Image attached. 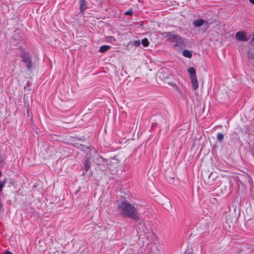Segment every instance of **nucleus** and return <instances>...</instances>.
Here are the masks:
<instances>
[{
    "instance_id": "f257e3e1",
    "label": "nucleus",
    "mask_w": 254,
    "mask_h": 254,
    "mask_svg": "<svg viewBox=\"0 0 254 254\" xmlns=\"http://www.w3.org/2000/svg\"><path fill=\"white\" fill-rule=\"evenodd\" d=\"M118 209L121 215L124 217L131 219L136 222L140 219L137 208L126 200L122 201L118 204Z\"/></svg>"
},
{
    "instance_id": "f03ea898",
    "label": "nucleus",
    "mask_w": 254,
    "mask_h": 254,
    "mask_svg": "<svg viewBox=\"0 0 254 254\" xmlns=\"http://www.w3.org/2000/svg\"><path fill=\"white\" fill-rule=\"evenodd\" d=\"M166 37L173 44V48L183 49L186 47L184 39L179 35L174 34L172 32H168Z\"/></svg>"
},
{
    "instance_id": "7ed1b4c3",
    "label": "nucleus",
    "mask_w": 254,
    "mask_h": 254,
    "mask_svg": "<svg viewBox=\"0 0 254 254\" xmlns=\"http://www.w3.org/2000/svg\"><path fill=\"white\" fill-rule=\"evenodd\" d=\"M19 51L21 53L20 57L22 61L25 64L28 69H30L32 67L31 56L28 52L25 51L23 48H19Z\"/></svg>"
},
{
    "instance_id": "20e7f679",
    "label": "nucleus",
    "mask_w": 254,
    "mask_h": 254,
    "mask_svg": "<svg viewBox=\"0 0 254 254\" xmlns=\"http://www.w3.org/2000/svg\"><path fill=\"white\" fill-rule=\"evenodd\" d=\"M236 38L239 41H247L249 39L247 36L246 32L240 31L236 33Z\"/></svg>"
},
{
    "instance_id": "39448f33",
    "label": "nucleus",
    "mask_w": 254,
    "mask_h": 254,
    "mask_svg": "<svg viewBox=\"0 0 254 254\" xmlns=\"http://www.w3.org/2000/svg\"><path fill=\"white\" fill-rule=\"evenodd\" d=\"M80 1V11L81 13H84L85 9L87 8L86 1L85 0H79Z\"/></svg>"
},
{
    "instance_id": "423d86ee",
    "label": "nucleus",
    "mask_w": 254,
    "mask_h": 254,
    "mask_svg": "<svg viewBox=\"0 0 254 254\" xmlns=\"http://www.w3.org/2000/svg\"><path fill=\"white\" fill-rule=\"evenodd\" d=\"M205 23H207V21L202 19H198L193 22V24L195 27L201 26Z\"/></svg>"
},
{
    "instance_id": "0eeeda50",
    "label": "nucleus",
    "mask_w": 254,
    "mask_h": 254,
    "mask_svg": "<svg viewBox=\"0 0 254 254\" xmlns=\"http://www.w3.org/2000/svg\"><path fill=\"white\" fill-rule=\"evenodd\" d=\"M190 79L193 89L194 90H197L198 88V83L197 77L194 78H191Z\"/></svg>"
},
{
    "instance_id": "6e6552de",
    "label": "nucleus",
    "mask_w": 254,
    "mask_h": 254,
    "mask_svg": "<svg viewBox=\"0 0 254 254\" xmlns=\"http://www.w3.org/2000/svg\"><path fill=\"white\" fill-rule=\"evenodd\" d=\"M188 71L190 75V78L197 77L196 75L195 70V69L194 67H189L188 69Z\"/></svg>"
},
{
    "instance_id": "1a4fd4ad",
    "label": "nucleus",
    "mask_w": 254,
    "mask_h": 254,
    "mask_svg": "<svg viewBox=\"0 0 254 254\" xmlns=\"http://www.w3.org/2000/svg\"><path fill=\"white\" fill-rule=\"evenodd\" d=\"M111 48V46L108 45H103L100 47L99 49V52L100 53H103L108 50H109Z\"/></svg>"
},
{
    "instance_id": "9d476101",
    "label": "nucleus",
    "mask_w": 254,
    "mask_h": 254,
    "mask_svg": "<svg viewBox=\"0 0 254 254\" xmlns=\"http://www.w3.org/2000/svg\"><path fill=\"white\" fill-rule=\"evenodd\" d=\"M183 55L186 58H190L192 57L191 52L188 50H184L183 52Z\"/></svg>"
},
{
    "instance_id": "9b49d317",
    "label": "nucleus",
    "mask_w": 254,
    "mask_h": 254,
    "mask_svg": "<svg viewBox=\"0 0 254 254\" xmlns=\"http://www.w3.org/2000/svg\"><path fill=\"white\" fill-rule=\"evenodd\" d=\"M90 168V161L89 158L85 161L84 169L86 172H87Z\"/></svg>"
},
{
    "instance_id": "f8f14e48",
    "label": "nucleus",
    "mask_w": 254,
    "mask_h": 254,
    "mask_svg": "<svg viewBox=\"0 0 254 254\" xmlns=\"http://www.w3.org/2000/svg\"><path fill=\"white\" fill-rule=\"evenodd\" d=\"M141 43L144 47H147L149 45V41L147 38L143 39L141 41Z\"/></svg>"
},
{
    "instance_id": "ddd939ff",
    "label": "nucleus",
    "mask_w": 254,
    "mask_h": 254,
    "mask_svg": "<svg viewBox=\"0 0 254 254\" xmlns=\"http://www.w3.org/2000/svg\"><path fill=\"white\" fill-rule=\"evenodd\" d=\"M106 39L107 42H110L111 43H113L116 41L115 38L113 36H108Z\"/></svg>"
},
{
    "instance_id": "4468645a",
    "label": "nucleus",
    "mask_w": 254,
    "mask_h": 254,
    "mask_svg": "<svg viewBox=\"0 0 254 254\" xmlns=\"http://www.w3.org/2000/svg\"><path fill=\"white\" fill-rule=\"evenodd\" d=\"M5 159V157L4 154L0 152V164L2 165V164L4 162Z\"/></svg>"
},
{
    "instance_id": "2eb2a0df",
    "label": "nucleus",
    "mask_w": 254,
    "mask_h": 254,
    "mask_svg": "<svg viewBox=\"0 0 254 254\" xmlns=\"http://www.w3.org/2000/svg\"><path fill=\"white\" fill-rule=\"evenodd\" d=\"M217 138L218 140L221 141L224 138L223 134L221 133H218L217 134Z\"/></svg>"
},
{
    "instance_id": "dca6fc26",
    "label": "nucleus",
    "mask_w": 254,
    "mask_h": 254,
    "mask_svg": "<svg viewBox=\"0 0 254 254\" xmlns=\"http://www.w3.org/2000/svg\"><path fill=\"white\" fill-rule=\"evenodd\" d=\"M248 58L250 59H253L254 58V54L251 51H249L248 52Z\"/></svg>"
},
{
    "instance_id": "f3484780",
    "label": "nucleus",
    "mask_w": 254,
    "mask_h": 254,
    "mask_svg": "<svg viewBox=\"0 0 254 254\" xmlns=\"http://www.w3.org/2000/svg\"><path fill=\"white\" fill-rule=\"evenodd\" d=\"M131 44L135 47H138L140 44V41L139 40H135L131 42Z\"/></svg>"
},
{
    "instance_id": "a211bd4d",
    "label": "nucleus",
    "mask_w": 254,
    "mask_h": 254,
    "mask_svg": "<svg viewBox=\"0 0 254 254\" xmlns=\"http://www.w3.org/2000/svg\"><path fill=\"white\" fill-rule=\"evenodd\" d=\"M4 186V183L0 182V192L2 191V188Z\"/></svg>"
},
{
    "instance_id": "6ab92c4d",
    "label": "nucleus",
    "mask_w": 254,
    "mask_h": 254,
    "mask_svg": "<svg viewBox=\"0 0 254 254\" xmlns=\"http://www.w3.org/2000/svg\"><path fill=\"white\" fill-rule=\"evenodd\" d=\"M132 12L131 10H128L125 12V14L127 15H130L132 14Z\"/></svg>"
},
{
    "instance_id": "aec40b11",
    "label": "nucleus",
    "mask_w": 254,
    "mask_h": 254,
    "mask_svg": "<svg viewBox=\"0 0 254 254\" xmlns=\"http://www.w3.org/2000/svg\"><path fill=\"white\" fill-rule=\"evenodd\" d=\"M3 254H12V253H11L9 251H5Z\"/></svg>"
},
{
    "instance_id": "412c9836",
    "label": "nucleus",
    "mask_w": 254,
    "mask_h": 254,
    "mask_svg": "<svg viewBox=\"0 0 254 254\" xmlns=\"http://www.w3.org/2000/svg\"><path fill=\"white\" fill-rule=\"evenodd\" d=\"M250 2L254 4V0H249Z\"/></svg>"
},
{
    "instance_id": "4be33fe9",
    "label": "nucleus",
    "mask_w": 254,
    "mask_h": 254,
    "mask_svg": "<svg viewBox=\"0 0 254 254\" xmlns=\"http://www.w3.org/2000/svg\"><path fill=\"white\" fill-rule=\"evenodd\" d=\"M1 174H2V172H1V170H0V177L1 176Z\"/></svg>"
},
{
    "instance_id": "5701e85b",
    "label": "nucleus",
    "mask_w": 254,
    "mask_h": 254,
    "mask_svg": "<svg viewBox=\"0 0 254 254\" xmlns=\"http://www.w3.org/2000/svg\"><path fill=\"white\" fill-rule=\"evenodd\" d=\"M252 40H253L254 41V36L253 37Z\"/></svg>"
}]
</instances>
